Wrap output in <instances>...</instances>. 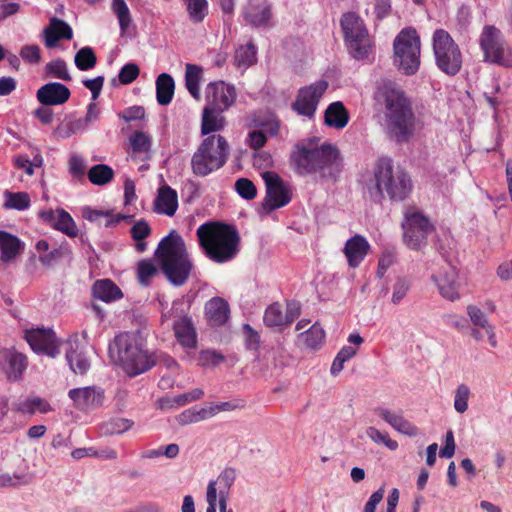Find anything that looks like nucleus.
<instances>
[{"label": "nucleus", "instance_id": "obj_1", "mask_svg": "<svg viewBox=\"0 0 512 512\" xmlns=\"http://www.w3.org/2000/svg\"><path fill=\"white\" fill-rule=\"evenodd\" d=\"M290 159L298 175L313 176L318 181L335 183L343 170V158L339 149L328 142L320 147L297 144Z\"/></svg>", "mask_w": 512, "mask_h": 512}, {"label": "nucleus", "instance_id": "obj_2", "mask_svg": "<svg viewBox=\"0 0 512 512\" xmlns=\"http://www.w3.org/2000/svg\"><path fill=\"white\" fill-rule=\"evenodd\" d=\"M385 106L388 131L398 143L407 142L414 134L416 117L405 92L394 83H384L378 91Z\"/></svg>", "mask_w": 512, "mask_h": 512}, {"label": "nucleus", "instance_id": "obj_3", "mask_svg": "<svg viewBox=\"0 0 512 512\" xmlns=\"http://www.w3.org/2000/svg\"><path fill=\"white\" fill-rule=\"evenodd\" d=\"M196 233L205 256L213 262L225 263L237 256L240 236L234 225L206 222L198 227Z\"/></svg>", "mask_w": 512, "mask_h": 512}, {"label": "nucleus", "instance_id": "obj_4", "mask_svg": "<svg viewBox=\"0 0 512 512\" xmlns=\"http://www.w3.org/2000/svg\"><path fill=\"white\" fill-rule=\"evenodd\" d=\"M108 353L111 360L121 365L129 376L142 374L156 365L155 354L144 349L143 339L138 333L118 334L109 344Z\"/></svg>", "mask_w": 512, "mask_h": 512}, {"label": "nucleus", "instance_id": "obj_5", "mask_svg": "<svg viewBox=\"0 0 512 512\" xmlns=\"http://www.w3.org/2000/svg\"><path fill=\"white\" fill-rule=\"evenodd\" d=\"M374 185L368 186L372 201L381 203L385 193L392 201L405 200L412 191V180L401 167H394L389 157L378 159L374 166Z\"/></svg>", "mask_w": 512, "mask_h": 512}, {"label": "nucleus", "instance_id": "obj_6", "mask_svg": "<svg viewBox=\"0 0 512 512\" xmlns=\"http://www.w3.org/2000/svg\"><path fill=\"white\" fill-rule=\"evenodd\" d=\"M155 256L159 260L162 272L172 285L182 286L187 282L193 264L183 238L175 230L159 242Z\"/></svg>", "mask_w": 512, "mask_h": 512}, {"label": "nucleus", "instance_id": "obj_7", "mask_svg": "<svg viewBox=\"0 0 512 512\" xmlns=\"http://www.w3.org/2000/svg\"><path fill=\"white\" fill-rule=\"evenodd\" d=\"M229 157V144L225 137L212 134L207 136L191 158L193 174L205 177L222 168Z\"/></svg>", "mask_w": 512, "mask_h": 512}, {"label": "nucleus", "instance_id": "obj_8", "mask_svg": "<svg viewBox=\"0 0 512 512\" xmlns=\"http://www.w3.org/2000/svg\"><path fill=\"white\" fill-rule=\"evenodd\" d=\"M421 43L414 28H404L393 42V64L404 75L417 73L420 67Z\"/></svg>", "mask_w": 512, "mask_h": 512}, {"label": "nucleus", "instance_id": "obj_9", "mask_svg": "<svg viewBox=\"0 0 512 512\" xmlns=\"http://www.w3.org/2000/svg\"><path fill=\"white\" fill-rule=\"evenodd\" d=\"M433 52L438 69L448 76H455L462 68V53L458 44L444 29L433 34Z\"/></svg>", "mask_w": 512, "mask_h": 512}, {"label": "nucleus", "instance_id": "obj_10", "mask_svg": "<svg viewBox=\"0 0 512 512\" xmlns=\"http://www.w3.org/2000/svg\"><path fill=\"white\" fill-rule=\"evenodd\" d=\"M340 24L350 55L357 60L367 58L371 43L363 20L356 13L348 12L342 16Z\"/></svg>", "mask_w": 512, "mask_h": 512}, {"label": "nucleus", "instance_id": "obj_11", "mask_svg": "<svg viewBox=\"0 0 512 512\" xmlns=\"http://www.w3.org/2000/svg\"><path fill=\"white\" fill-rule=\"evenodd\" d=\"M479 41L484 61L505 68L512 67V49L498 28L493 25L485 26Z\"/></svg>", "mask_w": 512, "mask_h": 512}, {"label": "nucleus", "instance_id": "obj_12", "mask_svg": "<svg viewBox=\"0 0 512 512\" xmlns=\"http://www.w3.org/2000/svg\"><path fill=\"white\" fill-rule=\"evenodd\" d=\"M402 229L406 246L411 250H420L427 245V238L434 231V226L428 217L413 212L405 215Z\"/></svg>", "mask_w": 512, "mask_h": 512}, {"label": "nucleus", "instance_id": "obj_13", "mask_svg": "<svg viewBox=\"0 0 512 512\" xmlns=\"http://www.w3.org/2000/svg\"><path fill=\"white\" fill-rule=\"evenodd\" d=\"M266 186V195L261 203V213L268 215L272 211L286 206L291 201L289 189L282 178L275 172L262 174Z\"/></svg>", "mask_w": 512, "mask_h": 512}, {"label": "nucleus", "instance_id": "obj_14", "mask_svg": "<svg viewBox=\"0 0 512 512\" xmlns=\"http://www.w3.org/2000/svg\"><path fill=\"white\" fill-rule=\"evenodd\" d=\"M328 88L325 80H320L299 89L296 100L292 103V109L301 116L313 118L320 99Z\"/></svg>", "mask_w": 512, "mask_h": 512}, {"label": "nucleus", "instance_id": "obj_15", "mask_svg": "<svg viewBox=\"0 0 512 512\" xmlns=\"http://www.w3.org/2000/svg\"><path fill=\"white\" fill-rule=\"evenodd\" d=\"M25 339L31 349L38 353L55 358L60 354V342L50 328H36L25 331Z\"/></svg>", "mask_w": 512, "mask_h": 512}, {"label": "nucleus", "instance_id": "obj_16", "mask_svg": "<svg viewBox=\"0 0 512 512\" xmlns=\"http://www.w3.org/2000/svg\"><path fill=\"white\" fill-rule=\"evenodd\" d=\"M236 98L235 86L222 80L210 82L206 87V106L216 111L228 110L235 103Z\"/></svg>", "mask_w": 512, "mask_h": 512}, {"label": "nucleus", "instance_id": "obj_17", "mask_svg": "<svg viewBox=\"0 0 512 512\" xmlns=\"http://www.w3.org/2000/svg\"><path fill=\"white\" fill-rule=\"evenodd\" d=\"M76 409L91 411L103 405L105 399L104 390L97 386L74 388L68 392Z\"/></svg>", "mask_w": 512, "mask_h": 512}, {"label": "nucleus", "instance_id": "obj_18", "mask_svg": "<svg viewBox=\"0 0 512 512\" xmlns=\"http://www.w3.org/2000/svg\"><path fill=\"white\" fill-rule=\"evenodd\" d=\"M242 16L254 28L266 27L272 18V4L269 0H249L242 9Z\"/></svg>", "mask_w": 512, "mask_h": 512}, {"label": "nucleus", "instance_id": "obj_19", "mask_svg": "<svg viewBox=\"0 0 512 512\" xmlns=\"http://www.w3.org/2000/svg\"><path fill=\"white\" fill-rule=\"evenodd\" d=\"M458 273L455 267L446 266L438 274L432 275L431 280L436 284L440 295L448 301H455L460 298Z\"/></svg>", "mask_w": 512, "mask_h": 512}, {"label": "nucleus", "instance_id": "obj_20", "mask_svg": "<svg viewBox=\"0 0 512 512\" xmlns=\"http://www.w3.org/2000/svg\"><path fill=\"white\" fill-rule=\"evenodd\" d=\"M70 96V89L59 82L46 83L36 92V98L43 106L62 105L69 100Z\"/></svg>", "mask_w": 512, "mask_h": 512}, {"label": "nucleus", "instance_id": "obj_21", "mask_svg": "<svg viewBox=\"0 0 512 512\" xmlns=\"http://www.w3.org/2000/svg\"><path fill=\"white\" fill-rule=\"evenodd\" d=\"M0 365L10 381H17L27 368V358L14 349L0 351Z\"/></svg>", "mask_w": 512, "mask_h": 512}, {"label": "nucleus", "instance_id": "obj_22", "mask_svg": "<svg viewBox=\"0 0 512 512\" xmlns=\"http://www.w3.org/2000/svg\"><path fill=\"white\" fill-rule=\"evenodd\" d=\"M25 243L16 235L0 230V261L12 264L23 253Z\"/></svg>", "mask_w": 512, "mask_h": 512}, {"label": "nucleus", "instance_id": "obj_23", "mask_svg": "<svg viewBox=\"0 0 512 512\" xmlns=\"http://www.w3.org/2000/svg\"><path fill=\"white\" fill-rule=\"evenodd\" d=\"M42 35L46 47L54 48L62 39L71 40L73 37V30L64 20L53 17L50 19L49 25L44 28Z\"/></svg>", "mask_w": 512, "mask_h": 512}, {"label": "nucleus", "instance_id": "obj_24", "mask_svg": "<svg viewBox=\"0 0 512 512\" xmlns=\"http://www.w3.org/2000/svg\"><path fill=\"white\" fill-rule=\"evenodd\" d=\"M57 212V217L53 210L41 211L39 215L44 222L48 223L55 229L63 232L69 237H76L78 230L71 215L63 209H58Z\"/></svg>", "mask_w": 512, "mask_h": 512}, {"label": "nucleus", "instance_id": "obj_25", "mask_svg": "<svg viewBox=\"0 0 512 512\" xmlns=\"http://www.w3.org/2000/svg\"><path fill=\"white\" fill-rule=\"evenodd\" d=\"M69 348L66 351V360L71 370L80 375H84L90 368V363L81 350L79 336L77 333L71 335L68 339Z\"/></svg>", "mask_w": 512, "mask_h": 512}, {"label": "nucleus", "instance_id": "obj_26", "mask_svg": "<svg viewBox=\"0 0 512 512\" xmlns=\"http://www.w3.org/2000/svg\"><path fill=\"white\" fill-rule=\"evenodd\" d=\"M205 316L211 327L223 326L230 317L228 302L221 297H213L205 304Z\"/></svg>", "mask_w": 512, "mask_h": 512}, {"label": "nucleus", "instance_id": "obj_27", "mask_svg": "<svg viewBox=\"0 0 512 512\" xmlns=\"http://www.w3.org/2000/svg\"><path fill=\"white\" fill-rule=\"evenodd\" d=\"M369 249L368 241L359 234L348 239L344 247V254L349 267L357 268L368 254Z\"/></svg>", "mask_w": 512, "mask_h": 512}, {"label": "nucleus", "instance_id": "obj_28", "mask_svg": "<svg viewBox=\"0 0 512 512\" xmlns=\"http://www.w3.org/2000/svg\"><path fill=\"white\" fill-rule=\"evenodd\" d=\"M375 413L395 430L404 435L414 437L418 434V428L410 421L406 420L402 414L394 413L383 407L376 408Z\"/></svg>", "mask_w": 512, "mask_h": 512}, {"label": "nucleus", "instance_id": "obj_29", "mask_svg": "<svg viewBox=\"0 0 512 512\" xmlns=\"http://www.w3.org/2000/svg\"><path fill=\"white\" fill-rule=\"evenodd\" d=\"M178 208L177 192L168 185L158 189V195L154 200V210L157 213L173 216Z\"/></svg>", "mask_w": 512, "mask_h": 512}, {"label": "nucleus", "instance_id": "obj_30", "mask_svg": "<svg viewBox=\"0 0 512 512\" xmlns=\"http://www.w3.org/2000/svg\"><path fill=\"white\" fill-rule=\"evenodd\" d=\"M173 330L177 341L185 348H195L197 345V335L192 323V319L188 316L177 320L173 324Z\"/></svg>", "mask_w": 512, "mask_h": 512}, {"label": "nucleus", "instance_id": "obj_31", "mask_svg": "<svg viewBox=\"0 0 512 512\" xmlns=\"http://www.w3.org/2000/svg\"><path fill=\"white\" fill-rule=\"evenodd\" d=\"M349 118V112L341 101L331 103L324 113L325 125L335 129H343L346 127Z\"/></svg>", "mask_w": 512, "mask_h": 512}, {"label": "nucleus", "instance_id": "obj_32", "mask_svg": "<svg viewBox=\"0 0 512 512\" xmlns=\"http://www.w3.org/2000/svg\"><path fill=\"white\" fill-rule=\"evenodd\" d=\"M92 294L103 302H112L123 297L121 289L110 279L97 280L92 287Z\"/></svg>", "mask_w": 512, "mask_h": 512}, {"label": "nucleus", "instance_id": "obj_33", "mask_svg": "<svg viewBox=\"0 0 512 512\" xmlns=\"http://www.w3.org/2000/svg\"><path fill=\"white\" fill-rule=\"evenodd\" d=\"M222 111L205 106L202 113L201 134L210 136L213 132L224 129L226 120L221 115Z\"/></svg>", "mask_w": 512, "mask_h": 512}, {"label": "nucleus", "instance_id": "obj_34", "mask_svg": "<svg viewBox=\"0 0 512 512\" xmlns=\"http://www.w3.org/2000/svg\"><path fill=\"white\" fill-rule=\"evenodd\" d=\"M156 99L159 105L166 106L171 103L175 82L173 77L168 73H161L156 79Z\"/></svg>", "mask_w": 512, "mask_h": 512}, {"label": "nucleus", "instance_id": "obj_35", "mask_svg": "<svg viewBox=\"0 0 512 512\" xmlns=\"http://www.w3.org/2000/svg\"><path fill=\"white\" fill-rule=\"evenodd\" d=\"M203 69L196 64H186L185 86L195 99L200 98L199 84Z\"/></svg>", "mask_w": 512, "mask_h": 512}, {"label": "nucleus", "instance_id": "obj_36", "mask_svg": "<svg viewBox=\"0 0 512 512\" xmlns=\"http://www.w3.org/2000/svg\"><path fill=\"white\" fill-rule=\"evenodd\" d=\"M325 338V332L323 328L315 323L308 330L299 334L300 341L309 349H318Z\"/></svg>", "mask_w": 512, "mask_h": 512}, {"label": "nucleus", "instance_id": "obj_37", "mask_svg": "<svg viewBox=\"0 0 512 512\" xmlns=\"http://www.w3.org/2000/svg\"><path fill=\"white\" fill-rule=\"evenodd\" d=\"M87 175L92 184L103 186L113 179L114 171L106 164H96L89 169Z\"/></svg>", "mask_w": 512, "mask_h": 512}, {"label": "nucleus", "instance_id": "obj_38", "mask_svg": "<svg viewBox=\"0 0 512 512\" xmlns=\"http://www.w3.org/2000/svg\"><path fill=\"white\" fill-rule=\"evenodd\" d=\"M208 407L198 408L197 406L184 410L177 416V422L184 426L191 423H197L211 417Z\"/></svg>", "mask_w": 512, "mask_h": 512}, {"label": "nucleus", "instance_id": "obj_39", "mask_svg": "<svg viewBox=\"0 0 512 512\" xmlns=\"http://www.w3.org/2000/svg\"><path fill=\"white\" fill-rule=\"evenodd\" d=\"M186 5L189 18L193 23H201L208 15L207 0H183Z\"/></svg>", "mask_w": 512, "mask_h": 512}, {"label": "nucleus", "instance_id": "obj_40", "mask_svg": "<svg viewBox=\"0 0 512 512\" xmlns=\"http://www.w3.org/2000/svg\"><path fill=\"white\" fill-rule=\"evenodd\" d=\"M74 63L81 71H87L94 68L97 64V57L94 50L89 46L82 47L75 54Z\"/></svg>", "mask_w": 512, "mask_h": 512}, {"label": "nucleus", "instance_id": "obj_41", "mask_svg": "<svg viewBox=\"0 0 512 512\" xmlns=\"http://www.w3.org/2000/svg\"><path fill=\"white\" fill-rule=\"evenodd\" d=\"M111 9L118 19L121 34H124L132 22L128 5L125 0H113Z\"/></svg>", "mask_w": 512, "mask_h": 512}, {"label": "nucleus", "instance_id": "obj_42", "mask_svg": "<svg viewBox=\"0 0 512 512\" xmlns=\"http://www.w3.org/2000/svg\"><path fill=\"white\" fill-rule=\"evenodd\" d=\"M5 203L4 207L7 209L25 210L30 206V197L26 192H5Z\"/></svg>", "mask_w": 512, "mask_h": 512}, {"label": "nucleus", "instance_id": "obj_43", "mask_svg": "<svg viewBox=\"0 0 512 512\" xmlns=\"http://www.w3.org/2000/svg\"><path fill=\"white\" fill-rule=\"evenodd\" d=\"M263 321L268 327H281L286 325L285 317L279 303H273L267 307Z\"/></svg>", "mask_w": 512, "mask_h": 512}, {"label": "nucleus", "instance_id": "obj_44", "mask_svg": "<svg viewBox=\"0 0 512 512\" xmlns=\"http://www.w3.org/2000/svg\"><path fill=\"white\" fill-rule=\"evenodd\" d=\"M84 128L81 119L69 120L66 116L64 121L54 129L53 134L58 138L67 139Z\"/></svg>", "mask_w": 512, "mask_h": 512}, {"label": "nucleus", "instance_id": "obj_45", "mask_svg": "<svg viewBox=\"0 0 512 512\" xmlns=\"http://www.w3.org/2000/svg\"><path fill=\"white\" fill-rule=\"evenodd\" d=\"M157 274V268L149 259L140 260L137 265L138 281L141 285L147 286L150 279Z\"/></svg>", "mask_w": 512, "mask_h": 512}, {"label": "nucleus", "instance_id": "obj_46", "mask_svg": "<svg viewBox=\"0 0 512 512\" xmlns=\"http://www.w3.org/2000/svg\"><path fill=\"white\" fill-rule=\"evenodd\" d=\"M235 59L239 66H251L256 62V47L252 43L241 46L235 55Z\"/></svg>", "mask_w": 512, "mask_h": 512}, {"label": "nucleus", "instance_id": "obj_47", "mask_svg": "<svg viewBox=\"0 0 512 512\" xmlns=\"http://www.w3.org/2000/svg\"><path fill=\"white\" fill-rule=\"evenodd\" d=\"M236 479V470L234 468H225L218 476L217 483L219 484V497L228 496L229 490Z\"/></svg>", "mask_w": 512, "mask_h": 512}, {"label": "nucleus", "instance_id": "obj_48", "mask_svg": "<svg viewBox=\"0 0 512 512\" xmlns=\"http://www.w3.org/2000/svg\"><path fill=\"white\" fill-rule=\"evenodd\" d=\"M224 361L225 356L216 350H202L198 357V364L202 367H217Z\"/></svg>", "mask_w": 512, "mask_h": 512}, {"label": "nucleus", "instance_id": "obj_49", "mask_svg": "<svg viewBox=\"0 0 512 512\" xmlns=\"http://www.w3.org/2000/svg\"><path fill=\"white\" fill-rule=\"evenodd\" d=\"M46 72L48 74L53 75L55 78L64 80V81H71L72 77L68 72L67 64L66 62L58 58L56 60H53L46 65Z\"/></svg>", "mask_w": 512, "mask_h": 512}, {"label": "nucleus", "instance_id": "obj_50", "mask_svg": "<svg viewBox=\"0 0 512 512\" xmlns=\"http://www.w3.org/2000/svg\"><path fill=\"white\" fill-rule=\"evenodd\" d=\"M33 477L29 474H13L8 473L0 475V487H17L19 485L30 484Z\"/></svg>", "mask_w": 512, "mask_h": 512}, {"label": "nucleus", "instance_id": "obj_51", "mask_svg": "<svg viewBox=\"0 0 512 512\" xmlns=\"http://www.w3.org/2000/svg\"><path fill=\"white\" fill-rule=\"evenodd\" d=\"M366 435L375 443L384 444L390 450H395L398 447V443L395 440L390 439L388 433H383L375 427H368L366 429Z\"/></svg>", "mask_w": 512, "mask_h": 512}, {"label": "nucleus", "instance_id": "obj_52", "mask_svg": "<svg viewBox=\"0 0 512 512\" xmlns=\"http://www.w3.org/2000/svg\"><path fill=\"white\" fill-rule=\"evenodd\" d=\"M235 190L245 200H252L257 195L255 184L248 178H240L235 182Z\"/></svg>", "mask_w": 512, "mask_h": 512}, {"label": "nucleus", "instance_id": "obj_53", "mask_svg": "<svg viewBox=\"0 0 512 512\" xmlns=\"http://www.w3.org/2000/svg\"><path fill=\"white\" fill-rule=\"evenodd\" d=\"M130 145L135 153H143L150 150L151 140L141 131H136L130 136Z\"/></svg>", "mask_w": 512, "mask_h": 512}, {"label": "nucleus", "instance_id": "obj_54", "mask_svg": "<svg viewBox=\"0 0 512 512\" xmlns=\"http://www.w3.org/2000/svg\"><path fill=\"white\" fill-rule=\"evenodd\" d=\"M470 396V389L465 384H460L457 387L454 397V408L458 413H464L468 409V399Z\"/></svg>", "mask_w": 512, "mask_h": 512}, {"label": "nucleus", "instance_id": "obj_55", "mask_svg": "<svg viewBox=\"0 0 512 512\" xmlns=\"http://www.w3.org/2000/svg\"><path fill=\"white\" fill-rule=\"evenodd\" d=\"M133 421L126 418H114L105 424V432L109 434H122L128 431Z\"/></svg>", "mask_w": 512, "mask_h": 512}, {"label": "nucleus", "instance_id": "obj_56", "mask_svg": "<svg viewBox=\"0 0 512 512\" xmlns=\"http://www.w3.org/2000/svg\"><path fill=\"white\" fill-rule=\"evenodd\" d=\"M242 330L245 337V346L248 350L257 351L260 347L259 333L248 323L243 324Z\"/></svg>", "mask_w": 512, "mask_h": 512}, {"label": "nucleus", "instance_id": "obj_57", "mask_svg": "<svg viewBox=\"0 0 512 512\" xmlns=\"http://www.w3.org/2000/svg\"><path fill=\"white\" fill-rule=\"evenodd\" d=\"M70 253H71V251L67 247L59 246L57 248H54L49 253L41 254L39 256V261L44 266H51L54 262L64 258L65 256L69 255Z\"/></svg>", "mask_w": 512, "mask_h": 512}, {"label": "nucleus", "instance_id": "obj_58", "mask_svg": "<svg viewBox=\"0 0 512 512\" xmlns=\"http://www.w3.org/2000/svg\"><path fill=\"white\" fill-rule=\"evenodd\" d=\"M140 69L135 63L125 64L119 71L118 78L121 84L132 83L139 76Z\"/></svg>", "mask_w": 512, "mask_h": 512}, {"label": "nucleus", "instance_id": "obj_59", "mask_svg": "<svg viewBox=\"0 0 512 512\" xmlns=\"http://www.w3.org/2000/svg\"><path fill=\"white\" fill-rule=\"evenodd\" d=\"M467 314L470 317L471 322L475 326H479V327L483 328L484 330L487 327L491 326L488 322V319H487L485 313L479 307H477L475 305L467 306Z\"/></svg>", "mask_w": 512, "mask_h": 512}, {"label": "nucleus", "instance_id": "obj_60", "mask_svg": "<svg viewBox=\"0 0 512 512\" xmlns=\"http://www.w3.org/2000/svg\"><path fill=\"white\" fill-rule=\"evenodd\" d=\"M19 55L25 62L30 64L39 63L41 60L40 48L37 45H24Z\"/></svg>", "mask_w": 512, "mask_h": 512}, {"label": "nucleus", "instance_id": "obj_61", "mask_svg": "<svg viewBox=\"0 0 512 512\" xmlns=\"http://www.w3.org/2000/svg\"><path fill=\"white\" fill-rule=\"evenodd\" d=\"M130 233L135 241H142L151 234V228L148 222L142 219L132 226Z\"/></svg>", "mask_w": 512, "mask_h": 512}, {"label": "nucleus", "instance_id": "obj_62", "mask_svg": "<svg viewBox=\"0 0 512 512\" xmlns=\"http://www.w3.org/2000/svg\"><path fill=\"white\" fill-rule=\"evenodd\" d=\"M410 285L404 278H399L393 286V294L391 301L394 304H399L407 295Z\"/></svg>", "mask_w": 512, "mask_h": 512}, {"label": "nucleus", "instance_id": "obj_63", "mask_svg": "<svg viewBox=\"0 0 512 512\" xmlns=\"http://www.w3.org/2000/svg\"><path fill=\"white\" fill-rule=\"evenodd\" d=\"M49 404L41 398H33L26 400L18 410L27 413H34L36 410H40L41 412H46Z\"/></svg>", "mask_w": 512, "mask_h": 512}, {"label": "nucleus", "instance_id": "obj_64", "mask_svg": "<svg viewBox=\"0 0 512 512\" xmlns=\"http://www.w3.org/2000/svg\"><path fill=\"white\" fill-rule=\"evenodd\" d=\"M246 142L250 148L258 150L266 144L267 136L260 130H253L248 133Z\"/></svg>", "mask_w": 512, "mask_h": 512}]
</instances>
